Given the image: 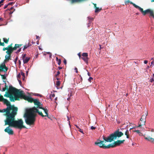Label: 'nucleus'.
Returning <instances> with one entry per match:
<instances>
[{
    "mask_svg": "<svg viewBox=\"0 0 154 154\" xmlns=\"http://www.w3.org/2000/svg\"><path fill=\"white\" fill-rule=\"evenodd\" d=\"M11 110L10 112H7L6 114L7 118L5 120V125H8L11 127L21 129L23 128H26V127L23 125V122L21 119L17 120H15V117L17 114L18 110L17 107L14 106H12L10 108Z\"/></svg>",
    "mask_w": 154,
    "mask_h": 154,
    "instance_id": "1",
    "label": "nucleus"
},
{
    "mask_svg": "<svg viewBox=\"0 0 154 154\" xmlns=\"http://www.w3.org/2000/svg\"><path fill=\"white\" fill-rule=\"evenodd\" d=\"M45 114V115H44L41 112H40L38 109L36 108L35 107H34L32 108L26 109L24 113L23 117L25 118V121L26 124L28 125H33V126L35 124V117L36 116V113H37L39 115L42 117L46 116L50 119V118L48 117V110L46 109H45L42 107V109Z\"/></svg>",
    "mask_w": 154,
    "mask_h": 154,
    "instance_id": "2",
    "label": "nucleus"
},
{
    "mask_svg": "<svg viewBox=\"0 0 154 154\" xmlns=\"http://www.w3.org/2000/svg\"><path fill=\"white\" fill-rule=\"evenodd\" d=\"M124 134L122 131H119V129L115 131L108 136L107 137L104 136H103V139L104 140L107 142H111L113 140V139H116L118 137L119 138L123 135Z\"/></svg>",
    "mask_w": 154,
    "mask_h": 154,
    "instance_id": "3",
    "label": "nucleus"
},
{
    "mask_svg": "<svg viewBox=\"0 0 154 154\" xmlns=\"http://www.w3.org/2000/svg\"><path fill=\"white\" fill-rule=\"evenodd\" d=\"M19 91H20L19 90L13 87L12 85H10L8 91L6 92V93L4 95V96L7 97H9L12 93L14 94L15 100H19L18 96Z\"/></svg>",
    "mask_w": 154,
    "mask_h": 154,
    "instance_id": "4",
    "label": "nucleus"
},
{
    "mask_svg": "<svg viewBox=\"0 0 154 154\" xmlns=\"http://www.w3.org/2000/svg\"><path fill=\"white\" fill-rule=\"evenodd\" d=\"M106 142L105 141H102L100 140H97V141L95 142V144L96 145L99 146L100 148L103 149H108L110 147H115L114 145L115 144L114 142L106 146V145L105 144Z\"/></svg>",
    "mask_w": 154,
    "mask_h": 154,
    "instance_id": "5",
    "label": "nucleus"
},
{
    "mask_svg": "<svg viewBox=\"0 0 154 154\" xmlns=\"http://www.w3.org/2000/svg\"><path fill=\"white\" fill-rule=\"evenodd\" d=\"M19 98L23 99L25 100H27L28 102L30 103H32L33 102L34 100L31 97L26 95L24 92L22 91H20L19 92Z\"/></svg>",
    "mask_w": 154,
    "mask_h": 154,
    "instance_id": "6",
    "label": "nucleus"
},
{
    "mask_svg": "<svg viewBox=\"0 0 154 154\" xmlns=\"http://www.w3.org/2000/svg\"><path fill=\"white\" fill-rule=\"evenodd\" d=\"M131 4L133 6L136 8L138 9L141 11L143 15H145L146 14L149 13L151 10L150 9H147L144 11H143V8L133 2H131Z\"/></svg>",
    "mask_w": 154,
    "mask_h": 154,
    "instance_id": "7",
    "label": "nucleus"
},
{
    "mask_svg": "<svg viewBox=\"0 0 154 154\" xmlns=\"http://www.w3.org/2000/svg\"><path fill=\"white\" fill-rule=\"evenodd\" d=\"M0 101H3L8 107L10 106H14L11 105L10 103L7 100L4 98L3 96L1 95H0Z\"/></svg>",
    "mask_w": 154,
    "mask_h": 154,
    "instance_id": "8",
    "label": "nucleus"
},
{
    "mask_svg": "<svg viewBox=\"0 0 154 154\" xmlns=\"http://www.w3.org/2000/svg\"><path fill=\"white\" fill-rule=\"evenodd\" d=\"M33 103L35 105L37 106V107L35 108H37V109H38V108L39 109H42L43 105L38 100L34 99Z\"/></svg>",
    "mask_w": 154,
    "mask_h": 154,
    "instance_id": "9",
    "label": "nucleus"
},
{
    "mask_svg": "<svg viewBox=\"0 0 154 154\" xmlns=\"http://www.w3.org/2000/svg\"><path fill=\"white\" fill-rule=\"evenodd\" d=\"M11 126H8L5 130L4 131L8 133L9 135H13L14 134L13 131L10 128Z\"/></svg>",
    "mask_w": 154,
    "mask_h": 154,
    "instance_id": "10",
    "label": "nucleus"
},
{
    "mask_svg": "<svg viewBox=\"0 0 154 154\" xmlns=\"http://www.w3.org/2000/svg\"><path fill=\"white\" fill-rule=\"evenodd\" d=\"M12 106H10L7 107L6 108L3 109L2 110L0 109V112H5V116H6V118H7L6 114L7 112L8 111L9 112H10L11 110L10 109V108Z\"/></svg>",
    "mask_w": 154,
    "mask_h": 154,
    "instance_id": "11",
    "label": "nucleus"
},
{
    "mask_svg": "<svg viewBox=\"0 0 154 154\" xmlns=\"http://www.w3.org/2000/svg\"><path fill=\"white\" fill-rule=\"evenodd\" d=\"M94 20V18L91 17H87V20L88 23L87 24V27H90L91 25V23Z\"/></svg>",
    "mask_w": 154,
    "mask_h": 154,
    "instance_id": "12",
    "label": "nucleus"
},
{
    "mask_svg": "<svg viewBox=\"0 0 154 154\" xmlns=\"http://www.w3.org/2000/svg\"><path fill=\"white\" fill-rule=\"evenodd\" d=\"M125 141V140H118L114 142L115 144L114 145L115 146V147L117 146H119L121 144L123 143Z\"/></svg>",
    "mask_w": 154,
    "mask_h": 154,
    "instance_id": "13",
    "label": "nucleus"
},
{
    "mask_svg": "<svg viewBox=\"0 0 154 154\" xmlns=\"http://www.w3.org/2000/svg\"><path fill=\"white\" fill-rule=\"evenodd\" d=\"M14 50V49H13V48H8V49L6 51V53H7L8 55H11V54L12 53Z\"/></svg>",
    "mask_w": 154,
    "mask_h": 154,
    "instance_id": "14",
    "label": "nucleus"
},
{
    "mask_svg": "<svg viewBox=\"0 0 154 154\" xmlns=\"http://www.w3.org/2000/svg\"><path fill=\"white\" fill-rule=\"evenodd\" d=\"M11 56V55H6L5 56V59L4 60L3 62L5 63L6 62L9 61V60H11V59L10 58Z\"/></svg>",
    "mask_w": 154,
    "mask_h": 154,
    "instance_id": "15",
    "label": "nucleus"
},
{
    "mask_svg": "<svg viewBox=\"0 0 154 154\" xmlns=\"http://www.w3.org/2000/svg\"><path fill=\"white\" fill-rule=\"evenodd\" d=\"M145 139L154 143V139L150 137H145Z\"/></svg>",
    "mask_w": 154,
    "mask_h": 154,
    "instance_id": "16",
    "label": "nucleus"
},
{
    "mask_svg": "<svg viewBox=\"0 0 154 154\" xmlns=\"http://www.w3.org/2000/svg\"><path fill=\"white\" fill-rule=\"evenodd\" d=\"M31 44H30V42L29 41L28 44H26L24 46V48H23V50L24 51L25 49H26L28 47L31 46Z\"/></svg>",
    "mask_w": 154,
    "mask_h": 154,
    "instance_id": "17",
    "label": "nucleus"
},
{
    "mask_svg": "<svg viewBox=\"0 0 154 154\" xmlns=\"http://www.w3.org/2000/svg\"><path fill=\"white\" fill-rule=\"evenodd\" d=\"M30 59V58L26 57L23 60L24 63H26L28 62Z\"/></svg>",
    "mask_w": 154,
    "mask_h": 154,
    "instance_id": "18",
    "label": "nucleus"
},
{
    "mask_svg": "<svg viewBox=\"0 0 154 154\" xmlns=\"http://www.w3.org/2000/svg\"><path fill=\"white\" fill-rule=\"evenodd\" d=\"M13 94H14L12 93L9 97L10 99V101L11 102L14 101V100H15L14 99V97L13 96Z\"/></svg>",
    "mask_w": 154,
    "mask_h": 154,
    "instance_id": "19",
    "label": "nucleus"
},
{
    "mask_svg": "<svg viewBox=\"0 0 154 154\" xmlns=\"http://www.w3.org/2000/svg\"><path fill=\"white\" fill-rule=\"evenodd\" d=\"M20 48V47L18 44H15L14 47L13 48V49H14V50H15L17 48Z\"/></svg>",
    "mask_w": 154,
    "mask_h": 154,
    "instance_id": "20",
    "label": "nucleus"
},
{
    "mask_svg": "<svg viewBox=\"0 0 154 154\" xmlns=\"http://www.w3.org/2000/svg\"><path fill=\"white\" fill-rule=\"evenodd\" d=\"M3 39L4 43H5L6 44L8 43L9 40V38L8 39L5 38H3Z\"/></svg>",
    "mask_w": 154,
    "mask_h": 154,
    "instance_id": "21",
    "label": "nucleus"
},
{
    "mask_svg": "<svg viewBox=\"0 0 154 154\" xmlns=\"http://www.w3.org/2000/svg\"><path fill=\"white\" fill-rule=\"evenodd\" d=\"M101 10V8L99 9L98 8L96 7L95 12V13H98Z\"/></svg>",
    "mask_w": 154,
    "mask_h": 154,
    "instance_id": "22",
    "label": "nucleus"
},
{
    "mask_svg": "<svg viewBox=\"0 0 154 154\" xmlns=\"http://www.w3.org/2000/svg\"><path fill=\"white\" fill-rule=\"evenodd\" d=\"M146 117L145 116L143 115L142 117L140 119V121H143L144 120H146Z\"/></svg>",
    "mask_w": 154,
    "mask_h": 154,
    "instance_id": "23",
    "label": "nucleus"
},
{
    "mask_svg": "<svg viewBox=\"0 0 154 154\" xmlns=\"http://www.w3.org/2000/svg\"><path fill=\"white\" fill-rule=\"evenodd\" d=\"M81 59L83 60L85 63H87V57H82Z\"/></svg>",
    "mask_w": 154,
    "mask_h": 154,
    "instance_id": "24",
    "label": "nucleus"
},
{
    "mask_svg": "<svg viewBox=\"0 0 154 154\" xmlns=\"http://www.w3.org/2000/svg\"><path fill=\"white\" fill-rule=\"evenodd\" d=\"M125 134L126 135H129V131L128 129H127L125 131Z\"/></svg>",
    "mask_w": 154,
    "mask_h": 154,
    "instance_id": "25",
    "label": "nucleus"
},
{
    "mask_svg": "<svg viewBox=\"0 0 154 154\" xmlns=\"http://www.w3.org/2000/svg\"><path fill=\"white\" fill-rule=\"evenodd\" d=\"M149 14L150 16H152V17L154 16V15H153V12L152 11L150 10V12H149Z\"/></svg>",
    "mask_w": 154,
    "mask_h": 154,
    "instance_id": "26",
    "label": "nucleus"
},
{
    "mask_svg": "<svg viewBox=\"0 0 154 154\" xmlns=\"http://www.w3.org/2000/svg\"><path fill=\"white\" fill-rule=\"evenodd\" d=\"M93 80V78L92 77H90L88 79V81L89 82H91Z\"/></svg>",
    "mask_w": 154,
    "mask_h": 154,
    "instance_id": "27",
    "label": "nucleus"
},
{
    "mask_svg": "<svg viewBox=\"0 0 154 154\" xmlns=\"http://www.w3.org/2000/svg\"><path fill=\"white\" fill-rule=\"evenodd\" d=\"M146 120H144V121H141V122L140 123L141 124L140 125H145V123L146 122Z\"/></svg>",
    "mask_w": 154,
    "mask_h": 154,
    "instance_id": "28",
    "label": "nucleus"
},
{
    "mask_svg": "<svg viewBox=\"0 0 154 154\" xmlns=\"http://www.w3.org/2000/svg\"><path fill=\"white\" fill-rule=\"evenodd\" d=\"M120 130L121 131H122L123 133V132H125V131L126 130L125 128H120Z\"/></svg>",
    "mask_w": 154,
    "mask_h": 154,
    "instance_id": "29",
    "label": "nucleus"
},
{
    "mask_svg": "<svg viewBox=\"0 0 154 154\" xmlns=\"http://www.w3.org/2000/svg\"><path fill=\"white\" fill-rule=\"evenodd\" d=\"M60 84V82L59 81H57L56 83V85L57 86H59Z\"/></svg>",
    "mask_w": 154,
    "mask_h": 154,
    "instance_id": "30",
    "label": "nucleus"
},
{
    "mask_svg": "<svg viewBox=\"0 0 154 154\" xmlns=\"http://www.w3.org/2000/svg\"><path fill=\"white\" fill-rule=\"evenodd\" d=\"M55 95L54 94H52L50 95V98H52L54 97H55Z\"/></svg>",
    "mask_w": 154,
    "mask_h": 154,
    "instance_id": "31",
    "label": "nucleus"
},
{
    "mask_svg": "<svg viewBox=\"0 0 154 154\" xmlns=\"http://www.w3.org/2000/svg\"><path fill=\"white\" fill-rule=\"evenodd\" d=\"M82 57H87V53H83L82 55Z\"/></svg>",
    "mask_w": 154,
    "mask_h": 154,
    "instance_id": "32",
    "label": "nucleus"
},
{
    "mask_svg": "<svg viewBox=\"0 0 154 154\" xmlns=\"http://www.w3.org/2000/svg\"><path fill=\"white\" fill-rule=\"evenodd\" d=\"M1 76L2 78L3 79H6V76L5 75H0Z\"/></svg>",
    "mask_w": 154,
    "mask_h": 154,
    "instance_id": "33",
    "label": "nucleus"
},
{
    "mask_svg": "<svg viewBox=\"0 0 154 154\" xmlns=\"http://www.w3.org/2000/svg\"><path fill=\"white\" fill-rule=\"evenodd\" d=\"M12 45L13 43H11L10 45H9L8 46V48H13V47H12Z\"/></svg>",
    "mask_w": 154,
    "mask_h": 154,
    "instance_id": "34",
    "label": "nucleus"
},
{
    "mask_svg": "<svg viewBox=\"0 0 154 154\" xmlns=\"http://www.w3.org/2000/svg\"><path fill=\"white\" fill-rule=\"evenodd\" d=\"M4 82L5 83V88H6V90H8V86L7 85L5 81H4Z\"/></svg>",
    "mask_w": 154,
    "mask_h": 154,
    "instance_id": "35",
    "label": "nucleus"
},
{
    "mask_svg": "<svg viewBox=\"0 0 154 154\" xmlns=\"http://www.w3.org/2000/svg\"><path fill=\"white\" fill-rule=\"evenodd\" d=\"M21 77V74L20 73H19L17 75V79H19Z\"/></svg>",
    "mask_w": 154,
    "mask_h": 154,
    "instance_id": "36",
    "label": "nucleus"
},
{
    "mask_svg": "<svg viewBox=\"0 0 154 154\" xmlns=\"http://www.w3.org/2000/svg\"><path fill=\"white\" fill-rule=\"evenodd\" d=\"M96 128V127H94L93 126H91V127L90 129L91 130H94Z\"/></svg>",
    "mask_w": 154,
    "mask_h": 154,
    "instance_id": "37",
    "label": "nucleus"
},
{
    "mask_svg": "<svg viewBox=\"0 0 154 154\" xmlns=\"http://www.w3.org/2000/svg\"><path fill=\"white\" fill-rule=\"evenodd\" d=\"M134 132H136L138 134H140V131L139 130H135L134 131Z\"/></svg>",
    "mask_w": 154,
    "mask_h": 154,
    "instance_id": "38",
    "label": "nucleus"
},
{
    "mask_svg": "<svg viewBox=\"0 0 154 154\" xmlns=\"http://www.w3.org/2000/svg\"><path fill=\"white\" fill-rule=\"evenodd\" d=\"M58 61V64L59 65H60L61 63V60L60 59H59Z\"/></svg>",
    "mask_w": 154,
    "mask_h": 154,
    "instance_id": "39",
    "label": "nucleus"
},
{
    "mask_svg": "<svg viewBox=\"0 0 154 154\" xmlns=\"http://www.w3.org/2000/svg\"><path fill=\"white\" fill-rule=\"evenodd\" d=\"M26 54H24L22 55V59L23 60L24 59V58H26Z\"/></svg>",
    "mask_w": 154,
    "mask_h": 154,
    "instance_id": "40",
    "label": "nucleus"
},
{
    "mask_svg": "<svg viewBox=\"0 0 154 154\" xmlns=\"http://www.w3.org/2000/svg\"><path fill=\"white\" fill-rule=\"evenodd\" d=\"M22 75L23 77H25V73L23 72H21V75Z\"/></svg>",
    "mask_w": 154,
    "mask_h": 154,
    "instance_id": "41",
    "label": "nucleus"
},
{
    "mask_svg": "<svg viewBox=\"0 0 154 154\" xmlns=\"http://www.w3.org/2000/svg\"><path fill=\"white\" fill-rule=\"evenodd\" d=\"M8 49V46L6 48H4L3 49V50L4 51H5V50H7Z\"/></svg>",
    "mask_w": 154,
    "mask_h": 154,
    "instance_id": "42",
    "label": "nucleus"
},
{
    "mask_svg": "<svg viewBox=\"0 0 154 154\" xmlns=\"http://www.w3.org/2000/svg\"><path fill=\"white\" fill-rule=\"evenodd\" d=\"M18 57H16V58L15 59V60L14 61V63H16V62L17 61V60H18Z\"/></svg>",
    "mask_w": 154,
    "mask_h": 154,
    "instance_id": "43",
    "label": "nucleus"
},
{
    "mask_svg": "<svg viewBox=\"0 0 154 154\" xmlns=\"http://www.w3.org/2000/svg\"><path fill=\"white\" fill-rule=\"evenodd\" d=\"M125 2V4H127L128 3H130L131 4V3L132 2H131L129 0H127L126 2Z\"/></svg>",
    "mask_w": 154,
    "mask_h": 154,
    "instance_id": "44",
    "label": "nucleus"
},
{
    "mask_svg": "<svg viewBox=\"0 0 154 154\" xmlns=\"http://www.w3.org/2000/svg\"><path fill=\"white\" fill-rule=\"evenodd\" d=\"M60 73V72L59 71H58L57 72V74L56 75V77H57V76H58Z\"/></svg>",
    "mask_w": 154,
    "mask_h": 154,
    "instance_id": "45",
    "label": "nucleus"
},
{
    "mask_svg": "<svg viewBox=\"0 0 154 154\" xmlns=\"http://www.w3.org/2000/svg\"><path fill=\"white\" fill-rule=\"evenodd\" d=\"M21 48H20L16 52V53H17L20 52L21 51Z\"/></svg>",
    "mask_w": 154,
    "mask_h": 154,
    "instance_id": "46",
    "label": "nucleus"
},
{
    "mask_svg": "<svg viewBox=\"0 0 154 154\" xmlns=\"http://www.w3.org/2000/svg\"><path fill=\"white\" fill-rule=\"evenodd\" d=\"M0 46L1 45V46H4V45H5V43H4V42H1V43L0 44Z\"/></svg>",
    "mask_w": 154,
    "mask_h": 154,
    "instance_id": "47",
    "label": "nucleus"
},
{
    "mask_svg": "<svg viewBox=\"0 0 154 154\" xmlns=\"http://www.w3.org/2000/svg\"><path fill=\"white\" fill-rule=\"evenodd\" d=\"M151 65L154 66V60H152L151 62Z\"/></svg>",
    "mask_w": 154,
    "mask_h": 154,
    "instance_id": "48",
    "label": "nucleus"
},
{
    "mask_svg": "<svg viewBox=\"0 0 154 154\" xmlns=\"http://www.w3.org/2000/svg\"><path fill=\"white\" fill-rule=\"evenodd\" d=\"M15 10L14 9V10L12 11H10V12H9V14H11Z\"/></svg>",
    "mask_w": 154,
    "mask_h": 154,
    "instance_id": "49",
    "label": "nucleus"
},
{
    "mask_svg": "<svg viewBox=\"0 0 154 154\" xmlns=\"http://www.w3.org/2000/svg\"><path fill=\"white\" fill-rule=\"evenodd\" d=\"M63 63L65 65H66V61L65 59L63 61Z\"/></svg>",
    "mask_w": 154,
    "mask_h": 154,
    "instance_id": "50",
    "label": "nucleus"
},
{
    "mask_svg": "<svg viewBox=\"0 0 154 154\" xmlns=\"http://www.w3.org/2000/svg\"><path fill=\"white\" fill-rule=\"evenodd\" d=\"M13 2H10V3H9L8 4V5H12L13 4Z\"/></svg>",
    "mask_w": 154,
    "mask_h": 154,
    "instance_id": "51",
    "label": "nucleus"
},
{
    "mask_svg": "<svg viewBox=\"0 0 154 154\" xmlns=\"http://www.w3.org/2000/svg\"><path fill=\"white\" fill-rule=\"evenodd\" d=\"M79 131L80 132H81L83 134V131L80 128H79Z\"/></svg>",
    "mask_w": 154,
    "mask_h": 154,
    "instance_id": "52",
    "label": "nucleus"
},
{
    "mask_svg": "<svg viewBox=\"0 0 154 154\" xmlns=\"http://www.w3.org/2000/svg\"><path fill=\"white\" fill-rule=\"evenodd\" d=\"M144 63L145 64H146L148 63V61L147 60H145L144 61Z\"/></svg>",
    "mask_w": 154,
    "mask_h": 154,
    "instance_id": "53",
    "label": "nucleus"
},
{
    "mask_svg": "<svg viewBox=\"0 0 154 154\" xmlns=\"http://www.w3.org/2000/svg\"><path fill=\"white\" fill-rule=\"evenodd\" d=\"M78 55L79 56V58L80 59H81V58L82 57H81L80 53H78Z\"/></svg>",
    "mask_w": 154,
    "mask_h": 154,
    "instance_id": "54",
    "label": "nucleus"
},
{
    "mask_svg": "<svg viewBox=\"0 0 154 154\" xmlns=\"http://www.w3.org/2000/svg\"><path fill=\"white\" fill-rule=\"evenodd\" d=\"M6 90V88H3V89H2V91H5Z\"/></svg>",
    "mask_w": 154,
    "mask_h": 154,
    "instance_id": "55",
    "label": "nucleus"
},
{
    "mask_svg": "<svg viewBox=\"0 0 154 154\" xmlns=\"http://www.w3.org/2000/svg\"><path fill=\"white\" fill-rule=\"evenodd\" d=\"M49 54L50 55H49V57H50V58H51L52 55L51 53H49Z\"/></svg>",
    "mask_w": 154,
    "mask_h": 154,
    "instance_id": "56",
    "label": "nucleus"
},
{
    "mask_svg": "<svg viewBox=\"0 0 154 154\" xmlns=\"http://www.w3.org/2000/svg\"><path fill=\"white\" fill-rule=\"evenodd\" d=\"M8 5V4L7 5H6L4 7V9H5L7 8Z\"/></svg>",
    "mask_w": 154,
    "mask_h": 154,
    "instance_id": "57",
    "label": "nucleus"
},
{
    "mask_svg": "<svg viewBox=\"0 0 154 154\" xmlns=\"http://www.w3.org/2000/svg\"><path fill=\"white\" fill-rule=\"evenodd\" d=\"M67 119H68L67 120L69 121V125H70V121H69V118L68 116H67Z\"/></svg>",
    "mask_w": 154,
    "mask_h": 154,
    "instance_id": "58",
    "label": "nucleus"
},
{
    "mask_svg": "<svg viewBox=\"0 0 154 154\" xmlns=\"http://www.w3.org/2000/svg\"><path fill=\"white\" fill-rule=\"evenodd\" d=\"M75 72H76L77 73L78 72V69H77V68H75Z\"/></svg>",
    "mask_w": 154,
    "mask_h": 154,
    "instance_id": "59",
    "label": "nucleus"
},
{
    "mask_svg": "<svg viewBox=\"0 0 154 154\" xmlns=\"http://www.w3.org/2000/svg\"><path fill=\"white\" fill-rule=\"evenodd\" d=\"M141 125V124L139 123V125L138 126H137V127L138 128V127H140V126L142 125Z\"/></svg>",
    "mask_w": 154,
    "mask_h": 154,
    "instance_id": "60",
    "label": "nucleus"
},
{
    "mask_svg": "<svg viewBox=\"0 0 154 154\" xmlns=\"http://www.w3.org/2000/svg\"><path fill=\"white\" fill-rule=\"evenodd\" d=\"M14 9V8L12 7H11L10 9L9 10V11L11 10L12 9Z\"/></svg>",
    "mask_w": 154,
    "mask_h": 154,
    "instance_id": "61",
    "label": "nucleus"
},
{
    "mask_svg": "<svg viewBox=\"0 0 154 154\" xmlns=\"http://www.w3.org/2000/svg\"><path fill=\"white\" fill-rule=\"evenodd\" d=\"M3 19L1 17H0V21H3Z\"/></svg>",
    "mask_w": 154,
    "mask_h": 154,
    "instance_id": "62",
    "label": "nucleus"
},
{
    "mask_svg": "<svg viewBox=\"0 0 154 154\" xmlns=\"http://www.w3.org/2000/svg\"><path fill=\"white\" fill-rule=\"evenodd\" d=\"M18 82H19V83L20 84L21 83V81L20 80H19V79H18Z\"/></svg>",
    "mask_w": 154,
    "mask_h": 154,
    "instance_id": "63",
    "label": "nucleus"
},
{
    "mask_svg": "<svg viewBox=\"0 0 154 154\" xmlns=\"http://www.w3.org/2000/svg\"><path fill=\"white\" fill-rule=\"evenodd\" d=\"M126 138L128 139L129 138V135H126Z\"/></svg>",
    "mask_w": 154,
    "mask_h": 154,
    "instance_id": "64",
    "label": "nucleus"
}]
</instances>
